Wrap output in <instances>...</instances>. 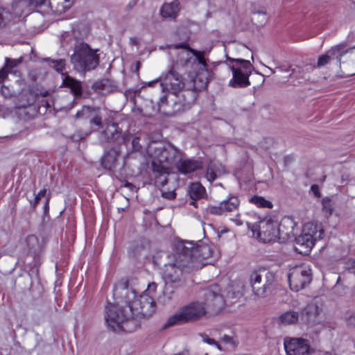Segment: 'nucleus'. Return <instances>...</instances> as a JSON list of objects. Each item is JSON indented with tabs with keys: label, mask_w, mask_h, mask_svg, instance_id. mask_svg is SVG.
<instances>
[{
	"label": "nucleus",
	"mask_w": 355,
	"mask_h": 355,
	"mask_svg": "<svg viewBox=\"0 0 355 355\" xmlns=\"http://www.w3.org/2000/svg\"><path fill=\"white\" fill-rule=\"evenodd\" d=\"M189 193L191 200H198L204 196L205 189L199 182H194L190 185Z\"/></svg>",
	"instance_id": "30"
},
{
	"label": "nucleus",
	"mask_w": 355,
	"mask_h": 355,
	"mask_svg": "<svg viewBox=\"0 0 355 355\" xmlns=\"http://www.w3.org/2000/svg\"><path fill=\"white\" fill-rule=\"evenodd\" d=\"M15 18L13 12H11L9 9L0 8V26L12 21Z\"/></svg>",
	"instance_id": "34"
},
{
	"label": "nucleus",
	"mask_w": 355,
	"mask_h": 355,
	"mask_svg": "<svg viewBox=\"0 0 355 355\" xmlns=\"http://www.w3.org/2000/svg\"><path fill=\"white\" fill-rule=\"evenodd\" d=\"M8 73V69L6 67V66L0 70V83L3 82V80L7 78Z\"/></svg>",
	"instance_id": "41"
},
{
	"label": "nucleus",
	"mask_w": 355,
	"mask_h": 355,
	"mask_svg": "<svg viewBox=\"0 0 355 355\" xmlns=\"http://www.w3.org/2000/svg\"><path fill=\"white\" fill-rule=\"evenodd\" d=\"M323 304L319 298H314L301 312V320L305 323H313L322 311Z\"/></svg>",
	"instance_id": "14"
},
{
	"label": "nucleus",
	"mask_w": 355,
	"mask_h": 355,
	"mask_svg": "<svg viewBox=\"0 0 355 355\" xmlns=\"http://www.w3.org/2000/svg\"><path fill=\"white\" fill-rule=\"evenodd\" d=\"M51 61V66L58 72H62L65 67V60L63 59L60 60H49Z\"/></svg>",
	"instance_id": "36"
},
{
	"label": "nucleus",
	"mask_w": 355,
	"mask_h": 355,
	"mask_svg": "<svg viewBox=\"0 0 355 355\" xmlns=\"http://www.w3.org/2000/svg\"><path fill=\"white\" fill-rule=\"evenodd\" d=\"M343 44V60L346 62L345 64H350V67L347 70H343L342 72L347 76H352L355 74V46L346 49L345 44Z\"/></svg>",
	"instance_id": "19"
},
{
	"label": "nucleus",
	"mask_w": 355,
	"mask_h": 355,
	"mask_svg": "<svg viewBox=\"0 0 355 355\" xmlns=\"http://www.w3.org/2000/svg\"><path fill=\"white\" fill-rule=\"evenodd\" d=\"M173 65L168 71L159 78L158 80L149 82L148 85L152 86L154 83L159 81L162 90L168 91L176 95L177 100L174 101L175 112H182L187 110L194 103L196 98V90H200L207 84V80H202L198 76L193 79V85L184 90L185 83L181 74L177 71L180 65L173 61Z\"/></svg>",
	"instance_id": "3"
},
{
	"label": "nucleus",
	"mask_w": 355,
	"mask_h": 355,
	"mask_svg": "<svg viewBox=\"0 0 355 355\" xmlns=\"http://www.w3.org/2000/svg\"><path fill=\"white\" fill-rule=\"evenodd\" d=\"M62 85L70 89L71 92L75 96H80L83 94L82 84L80 81L62 73Z\"/></svg>",
	"instance_id": "22"
},
{
	"label": "nucleus",
	"mask_w": 355,
	"mask_h": 355,
	"mask_svg": "<svg viewBox=\"0 0 355 355\" xmlns=\"http://www.w3.org/2000/svg\"><path fill=\"white\" fill-rule=\"evenodd\" d=\"M146 153L151 159V166L155 164L161 171L172 168L182 157L181 150L166 142H151L146 148Z\"/></svg>",
	"instance_id": "5"
},
{
	"label": "nucleus",
	"mask_w": 355,
	"mask_h": 355,
	"mask_svg": "<svg viewBox=\"0 0 355 355\" xmlns=\"http://www.w3.org/2000/svg\"><path fill=\"white\" fill-rule=\"evenodd\" d=\"M28 3L26 0H16L12 4L11 8L15 17H20L27 7Z\"/></svg>",
	"instance_id": "32"
},
{
	"label": "nucleus",
	"mask_w": 355,
	"mask_h": 355,
	"mask_svg": "<svg viewBox=\"0 0 355 355\" xmlns=\"http://www.w3.org/2000/svg\"><path fill=\"white\" fill-rule=\"evenodd\" d=\"M132 148L135 151H139L141 149L142 146L139 143V137H135L132 139Z\"/></svg>",
	"instance_id": "38"
},
{
	"label": "nucleus",
	"mask_w": 355,
	"mask_h": 355,
	"mask_svg": "<svg viewBox=\"0 0 355 355\" xmlns=\"http://www.w3.org/2000/svg\"><path fill=\"white\" fill-rule=\"evenodd\" d=\"M277 229L279 230L277 239L285 240L293 234V223L288 218H284L279 224L277 223Z\"/></svg>",
	"instance_id": "25"
},
{
	"label": "nucleus",
	"mask_w": 355,
	"mask_h": 355,
	"mask_svg": "<svg viewBox=\"0 0 355 355\" xmlns=\"http://www.w3.org/2000/svg\"><path fill=\"white\" fill-rule=\"evenodd\" d=\"M85 109L89 112V123L98 128H103L105 120L103 121L101 110L99 107H86Z\"/></svg>",
	"instance_id": "26"
},
{
	"label": "nucleus",
	"mask_w": 355,
	"mask_h": 355,
	"mask_svg": "<svg viewBox=\"0 0 355 355\" xmlns=\"http://www.w3.org/2000/svg\"><path fill=\"white\" fill-rule=\"evenodd\" d=\"M157 284H149L148 289L137 295L135 291L125 284L118 285L114 295H120L121 302L108 303L105 306V320L107 327L114 331H134L142 320L148 319L156 311V304L151 293Z\"/></svg>",
	"instance_id": "1"
},
{
	"label": "nucleus",
	"mask_w": 355,
	"mask_h": 355,
	"mask_svg": "<svg viewBox=\"0 0 355 355\" xmlns=\"http://www.w3.org/2000/svg\"><path fill=\"white\" fill-rule=\"evenodd\" d=\"M275 280V275L266 268L254 270L250 275L252 291L259 297H266L271 294Z\"/></svg>",
	"instance_id": "8"
},
{
	"label": "nucleus",
	"mask_w": 355,
	"mask_h": 355,
	"mask_svg": "<svg viewBox=\"0 0 355 355\" xmlns=\"http://www.w3.org/2000/svg\"><path fill=\"white\" fill-rule=\"evenodd\" d=\"M180 10L179 2L173 0L170 3H165L161 8V15L164 18L174 19L177 17Z\"/></svg>",
	"instance_id": "23"
},
{
	"label": "nucleus",
	"mask_w": 355,
	"mask_h": 355,
	"mask_svg": "<svg viewBox=\"0 0 355 355\" xmlns=\"http://www.w3.org/2000/svg\"><path fill=\"white\" fill-rule=\"evenodd\" d=\"M176 248L174 260L164 264L162 278L166 284L179 288L185 282L184 274L201 269L208 263L205 261L211 257L213 249L209 244L198 245L189 241L178 243Z\"/></svg>",
	"instance_id": "2"
},
{
	"label": "nucleus",
	"mask_w": 355,
	"mask_h": 355,
	"mask_svg": "<svg viewBox=\"0 0 355 355\" xmlns=\"http://www.w3.org/2000/svg\"><path fill=\"white\" fill-rule=\"evenodd\" d=\"M268 70H269V73H275V71L272 69H271V68L268 67Z\"/></svg>",
	"instance_id": "53"
},
{
	"label": "nucleus",
	"mask_w": 355,
	"mask_h": 355,
	"mask_svg": "<svg viewBox=\"0 0 355 355\" xmlns=\"http://www.w3.org/2000/svg\"><path fill=\"white\" fill-rule=\"evenodd\" d=\"M22 62V58L19 59H10V58H6V67L8 69V70H11L14 67H17L18 64H19Z\"/></svg>",
	"instance_id": "37"
},
{
	"label": "nucleus",
	"mask_w": 355,
	"mask_h": 355,
	"mask_svg": "<svg viewBox=\"0 0 355 355\" xmlns=\"http://www.w3.org/2000/svg\"><path fill=\"white\" fill-rule=\"evenodd\" d=\"M98 51V49H92L87 43H79L74 47L71 62L78 71L86 72L94 70L100 62Z\"/></svg>",
	"instance_id": "6"
},
{
	"label": "nucleus",
	"mask_w": 355,
	"mask_h": 355,
	"mask_svg": "<svg viewBox=\"0 0 355 355\" xmlns=\"http://www.w3.org/2000/svg\"><path fill=\"white\" fill-rule=\"evenodd\" d=\"M284 347L288 355H306L309 352L308 341L303 338L285 340Z\"/></svg>",
	"instance_id": "15"
},
{
	"label": "nucleus",
	"mask_w": 355,
	"mask_h": 355,
	"mask_svg": "<svg viewBox=\"0 0 355 355\" xmlns=\"http://www.w3.org/2000/svg\"><path fill=\"white\" fill-rule=\"evenodd\" d=\"M299 320V313L294 311H286L279 316V321L285 325L292 324Z\"/></svg>",
	"instance_id": "31"
},
{
	"label": "nucleus",
	"mask_w": 355,
	"mask_h": 355,
	"mask_svg": "<svg viewBox=\"0 0 355 355\" xmlns=\"http://www.w3.org/2000/svg\"><path fill=\"white\" fill-rule=\"evenodd\" d=\"M171 286L172 284H166L163 294L159 298V302L164 305L168 303L174 297L175 291L171 288Z\"/></svg>",
	"instance_id": "33"
},
{
	"label": "nucleus",
	"mask_w": 355,
	"mask_h": 355,
	"mask_svg": "<svg viewBox=\"0 0 355 355\" xmlns=\"http://www.w3.org/2000/svg\"><path fill=\"white\" fill-rule=\"evenodd\" d=\"M346 324L349 327H355V314H352L346 318Z\"/></svg>",
	"instance_id": "40"
},
{
	"label": "nucleus",
	"mask_w": 355,
	"mask_h": 355,
	"mask_svg": "<svg viewBox=\"0 0 355 355\" xmlns=\"http://www.w3.org/2000/svg\"><path fill=\"white\" fill-rule=\"evenodd\" d=\"M73 3V0H49V6L55 14L60 15L69 10Z\"/></svg>",
	"instance_id": "24"
},
{
	"label": "nucleus",
	"mask_w": 355,
	"mask_h": 355,
	"mask_svg": "<svg viewBox=\"0 0 355 355\" xmlns=\"http://www.w3.org/2000/svg\"><path fill=\"white\" fill-rule=\"evenodd\" d=\"M302 232L310 236L315 241L322 239L324 236V229L322 224L313 222L306 223Z\"/></svg>",
	"instance_id": "20"
},
{
	"label": "nucleus",
	"mask_w": 355,
	"mask_h": 355,
	"mask_svg": "<svg viewBox=\"0 0 355 355\" xmlns=\"http://www.w3.org/2000/svg\"><path fill=\"white\" fill-rule=\"evenodd\" d=\"M46 193V189H44L42 190H41L37 194L36 196H37V198H43L44 196H45Z\"/></svg>",
	"instance_id": "46"
},
{
	"label": "nucleus",
	"mask_w": 355,
	"mask_h": 355,
	"mask_svg": "<svg viewBox=\"0 0 355 355\" xmlns=\"http://www.w3.org/2000/svg\"><path fill=\"white\" fill-rule=\"evenodd\" d=\"M174 355H185V353L180 352V353L175 354Z\"/></svg>",
	"instance_id": "55"
},
{
	"label": "nucleus",
	"mask_w": 355,
	"mask_h": 355,
	"mask_svg": "<svg viewBox=\"0 0 355 355\" xmlns=\"http://www.w3.org/2000/svg\"><path fill=\"white\" fill-rule=\"evenodd\" d=\"M105 128L101 132V139L104 141L110 143L121 137V130L116 123L110 122L105 119Z\"/></svg>",
	"instance_id": "16"
},
{
	"label": "nucleus",
	"mask_w": 355,
	"mask_h": 355,
	"mask_svg": "<svg viewBox=\"0 0 355 355\" xmlns=\"http://www.w3.org/2000/svg\"><path fill=\"white\" fill-rule=\"evenodd\" d=\"M268 70H269V73H275V71L272 69H271V68L268 67Z\"/></svg>",
	"instance_id": "54"
},
{
	"label": "nucleus",
	"mask_w": 355,
	"mask_h": 355,
	"mask_svg": "<svg viewBox=\"0 0 355 355\" xmlns=\"http://www.w3.org/2000/svg\"><path fill=\"white\" fill-rule=\"evenodd\" d=\"M124 187L128 188L131 191H134L135 189V187L132 183L128 182L125 183Z\"/></svg>",
	"instance_id": "47"
},
{
	"label": "nucleus",
	"mask_w": 355,
	"mask_h": 355,
	"mask_svg": "<svg viewBox=\"0 0 355 355\" xmlns=\"http://www.w3.org/2000/svg\"><path fill=\"white\" fill-rule=\"evenodd\" d=\"M216 290V286L205 290L204 300L191 302L182 306L176 313L168 317L163 325V329L196 322L206 316L208 312L219 311L223 306V300Z\"/></svg>",
	"instance_id": "4"
},
{
	"label": "nucleus",
	"mask_w": 355,
	"mask_h": 355,
	"mask_svg": "<svg viewBox=\"0 0 355 355\" xmlns=\"http://www.w3.org/2000/svg\"><path fill=\"white\" fill-rule=\"evenodd\" d=\"M76 116H79V112H77Z\"/></svg>",
	"instance_id": "57"
},
{
	"label": "nucleus",
	"mask_w": 355,
	"mask_h": 355,
	"mask_svg": "<svg viewBox=\"0 0 355 355\" xmlns=\"http://www.w3.org/2000/svg\"><path fill=\"white\" fill-rule=\"evenodd\" d=\"M288 279L291 289L297 292L311 282V270L307 266H297L290 270Z\"/></svg>",
	"instance_id": "10"
},
{
	"label": "nucleus",
	"mask_w": 355,
	"mask_h": 355,
	"mask_svg": "<svg viewBox=\"0 0 355 355\" xmlns=\"http://www.w3.org/2000/svg\"><path fill=\"white\" fill-rule=\"evenodd\" d=\"M120 156L119 148H112L107 151L101 158V165L105 169L112 171L117 166L118 158Z\"/></svg>",
	"instance_id": "17"
},
{
	"label": "nucleus",
	"mask_w": 355,
	"mask_h": 355,
	"mask_svg": "<svg viewBox=\"0 0 355 355\" xmlns=\"http://www.w3.org/2000/svg\"><path fill=\"white\" fill-rule=\"evenodd\" d=\"M225 173L224 167L220 164H211L207 169L205 177L209 182H214L218 175Z\"/></svg>",
	"instance_id": "28"
},
{
	"label": "nucleus",
	"mask_w": 355,
	"mask_h": 355,
	"mask_svg": "<svg viewBox=\"0 0 355 355\" xmlns=\"http://www.w3.org/2000/svg\"><path fill=\"white\" fill-rule=\"evenodd\" d=\"M347 269L349 270V272L350 273H352V274H354L355 275V261L353 260V261H349L348 263H347Z\"/></svg>",
	"instance_id": "45"
},
{
	"label": "nucleus",
	"mask_w": 355,
	"mask_h": 355,
	"mask_svg": "<svg viewBox=\"0 0 355 355\" xmlns=\"http://www.w3.org/2000/svg\"><path fill=\"white\" fill-rule=\"evenodd\" d=\"M152 171L155 175V184L158 187H164L168 182V175L171 173L172 168H167L164 171L159 170V167L155 164L151 166Z\"/></svg>",
	"instance_id": "27"
},
{
	"label": "nucleus",
	"mask_w": 355,
	"mask_h": 355,
	"mask_svg": "<svg viewBox=\"0 0 355 355\" xmlns=\"http://www.w3.org/2000/svg\"><path fill=\"white\" fill-rule=\"evenodd\" d=\"M131 41L133 44H137L136 39H131Z\"/></svg>",
	"instance_id": "56"
},
{
	"label": "nucleus",
	"mask_w": 355,
	"mask_h": 355,
	"mask_svg": "<svg viewBox=\"0 0 355 355\" xmlns=\"http://www.w3.org/2000/svg\"><path fill=\"white\" fill-rule=\"evenodd\" d=\"M140 67H141V62L139 61H137L135 62V73H138Z\"/></svg>",
	"instance_id": "49"
},
{
	"label": "nucleus",
	"mask_w": 355,
	"mask_h": 355,
	"mask_svg": "<svg viewBox=\"0 0 355 355\" xmlns=\"http://www.w3.org/2000/svg\"><path fill=\"white\" fill-rule=\"evenodd\" d=\"M40 200V198H37V196H35L34 202L33 203V207H35L37 206V205L38 204Z\"/></svg>",
	"instance_id": "50"
},
{
	"label": "nucleus",
	"mask_w": 355,
	"mask_h": 355,
	"mask_svg": "<svg viewBox=\"0 0 355 355\" xmlns=\"http://www.w3.org/2000/svg\"><path fill=\"white\" fill-rule=\"evenodd\" d=\"M252 232L254 235L257 232V237L263 243L276 241L279 235L277 223L271 220H264L259 222L257 227H253Z\"/></svg>",
	"instance_id": "12"
},
{
	"label": "nucleus",
	"mask_w": 355,
	"mask_h": 355,
	"mask_svg": "<svg viewBox=\"0 0 355 355\" xmlns=\"http://www.w3.org/2000/svg\"><path fill=\"white\" fill-rule=\"evenodd\" d=\"M343 44L336 45L326 52L325 54L320 55L317 62V67L320 68L325 66L331 60H336V65L340 68L341 72L343 70H347L350 64H345V61L343 60Z\"/></svg>",
	"instance_id": "13"
},
{
	"label": "nucleus",
	"mask_w": 355,
	"mask_h": 355,
	"mask_svg": "<svg viewBox=\"0 0 355 355\" xmlns=\"http://www.w3.org/2000/svg\"><path fill=\"white\" fill-rule=\"evenodd\" d=\"M311 191H312V193H313V195L317 197V198H320V189H319V187L316 184H313L311 187Z\"/></svg>",
	"instance_id": "42"
},
{
	"label": "nucleus",
	"mask_w": 355,
	"mask_h": 355,
	"mask_svg": "<svg viewBox=\"0 0 355 355\" xmlns=\"http://www.w3.org/2000/svg\"><path fill=\"white\" fill-rule=\"evenodd\" d=\"M250 201L259 207H272V204L271 202L266 200L264 198L261 196H254L251 198Z\"/></svg>",
	"instance_id": "35"
},
{
	"label": "nucleus",
	"mask_w": 355,
	"mask_h": 355,
	"mask_svg": "<svg viewBox=\"0 0 355 355\" xmlns=\"http://www.w3.org/2000/svg\"><path fill=\"white\" fill-rule=\"evenodd\" d=\"M315 241L310 237V236L302 232L296 238V243L295 246V250L300 254H308L315 245Z\"/></svg>",
	"instance_id": "18"
},
{
	"label": "nucleus",
	"mask_w": 355,
	"mask_h": 355,
	"mask_svg": "<svg viewBox=\"0 0 355 355\" xmlns=\"http://www.w3.org/2000/svg\"><path fill=\"white\" fill-rule=\"evenodd\" d=\"M135 5V1L130 2L125 7L126 10H130Z\"/></svg>",
	"instance_id": "48"
},
{
	"label": "nucleus",
	"mask_w": 355,
	"mask_h": 355,
	"mask_svg": "<svg viewBox=\"0 0 355 355\" xmlns=\"http://www.w3.org/2000/svg\"><path fill=\"white\" fill-rule=\"evenodd\" d=\"M168 49L172 61L175 60L178 65L187 67L191 63L196 64L197 62L200 65V69L206 71L207 63L204 52L192 49L185 43L171 45Z\"/></svg>",
	"instance_id": "7"
},
{
	"label": "nucleus",
	"mask_w": 355,
	"mask_h": 355,
	"mask_svg": "<svg viewBox=\"0 0 355 355\" xmlns=\"http://www.w3.org/2000/svg\"><path fill=\"white\" fill-rule=\"evenodd\" d=\"M321 211L323 216L326 218H329L333 214L335 204L334 201L329 197L323 198L321 200Z\"/></svg>",
	"instance_id": "29"
},
{
	"label": "nucleus",
	"mask_w": 355,
	"mask_h": 355,
	"mask_svg": "<svg viewBox=\"0 0 355 355\" xmlns=\"http://www.w3.org/2000/svg\"><path fill=\"white\" fill-rule=\"evenodd\" d=\"M196 200H192L191 201V202H190V205H193V206H194V207H197V205H196Z\"/></svg>",
	"instance_id": "52"
},
{
	"label": "nucleus",
	"mask_w": 355,
	"mask_h": 355,
	"mask_svg": "<svg viewBox=\"0 0 355 355\" xmlns=\"http://www.w3.org/2000/svg\"><path fill=\"white\" fill-rule=\"evenodd\" d=\"M30 2L35 6H39L46 4V2L49 3V0H30Z\"/></svg>",
	"instance_id": "44"
},
{
	"label": "nucleus",
	"mask_w": 355,
	"mask_h": 355,
	"mask_svg": "<svg viewBox=\"0 0 355 355\" xmlns=\"http://www.w3.org/2000/svg\"><path fill=\"white\" fill-rule=\"evenodd\" d=\"M240 200L236 196H230L221 201L218 205H209L206 210L208 214L216 216H227L229 213H236V218L232 219L237 225H242V221L238 218Z\"/></svg>",
	"instance_id": "11"
},
{
	"label": "nucleus",
	"mask_w": 355,
	"mask_h": 355,
	"mask_svg": "<svg viewBox=\"0 0 355 355\" xmlns=\"http://www.w3.org/2000/svg\"><path fill=\"white\" fill-rule=\"evenodd\" d=\"M166 96H163L162 97L160 98V103H163L166 101Z\"/></svg>",
	"instance_id": "51"
},
{
	"label": "nucleus",
	"mask_w": 355,
	"mask_h": 355,
	"mask_svg": "<svg viewBox=\"0 0 355 355\" xmlns=\"http://www.w3.org/2000/svg\"><path fill=\"white\" fill-rule=\"evenodd\" d=\"M178 171L182 174H188L194 172L202 167V163L193 159L180 160L175 164Z\"/></svg>",
	"instance_id": "21"
},
{
	"label": "nucleus",
	"mask_w": 355,
	"mask_h": 355,
	"mask_svg": "<svg viewBox=\"0 0 355 355\" xmlns=\"http://www.w3.org/2000/svg\"><path fill=\"white\" fill-rule=\"evenodd\" d=\"M228 60L236 63L230 66L232 78L229 82V86L234 88H243L249 86L250 85L249 76L254 69L253 65L249 60L244 59L228 58Z\"/></svg>",
	"instance_id": "9"
},
{
	"label": "nucleus",
	"mask_w": 355,
	"mask_h": 355,
	"mask_svg": "<svg viewBox=\"0 0 355 355\" xmlns=\"http://www.w3.org/2000/svg\"><path fill=\"white\" fill-rule=\"evenodd\" d=\"M162 196L165 198H167V199H173L175 198V196H176V193H175V191H168V192H162Z\"/></svg>",
	"instance_id": "43"
},
{
	"label": "nucleus",
	"mask_w": 355,
	"mask_h": 355,
	"mask_svg": "<svg viewBox=\"0 0 355 355\" xmlns=\"http://www.w3.org/2000/svg\"><path fill=\"white\" fill-rule=\"evenodd\" d=\"M202 340L205 343H207L209 345H215L220 350H221L220 345H218L214 339L210 338L207 336L205 335L202 336Z\"/></svg>",
	"instance_id": "39"
}]
</instances>
